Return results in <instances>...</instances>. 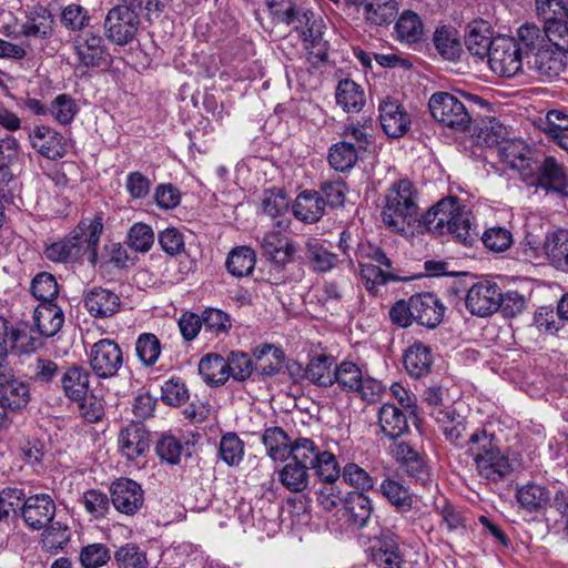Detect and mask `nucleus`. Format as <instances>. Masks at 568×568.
Masks as SVG:
<instances>
[{
  "label": "nucleus",
  "mask_w": 568,
  "mask_h": 568,
  "mask_svg": "<svg viewBox=\"0 0 568 568\" xmlns=\"http://www.w3.org/2000/svg\"><path fill=\"white\" fill-rule=\"evenodd\" d=\"M255 361V371L263 376H274L278 374L285 361V353L282 348L263 344L253 351Z\"/></svg>",
  "instance_id": "473e14b6"
},
{
  "label": "nucleus",
  "mask_w": 568,
  "mask_h": 568,
  "mask_svg": "<svg viewBox=\"0 0 568 568\" xmlns=\"http://www.w3.org/2000/svg\"><path fill=\"white\" fill-rule=\"evenodd\" d=\"M302 444L304 446L297 448L296 458H301L310 465V469H314L316 476L324 484H334L342 475L334 454L326 450L321 452L310 438H303Z\"/></svg>",
  "instance_id": "1a4fd4ad"
},
{
  "label": "nucleus",
  "mask_w": 568,
  "mask_h": 568,
  "mask_svg": "<svg viewBox=\"0 0 568 568\" xmlns=\"http://www.w3.org/2000/svg\"><path fill=\"white\" fill-rule=\"evenodd\" d=\"M434 45L438 54L448 61H457L463 52L458 32L450 27H439L433 36Z\"/></svg>",
  "instance_id": "58836bf2"
},
{
  "label": "nucleus",
  "mask_w": 568,
  "mask_h": 568,
  "mask_svg": "<svg viewBox=\"0 0 568 568\" xmlns=\"http://www.w3.org/2000/svg\"><path fill=\"white\" fill-rule=\"evenodd\" d=\"M19 142L12 135L0 139V183L9 182L13 174L10 165L17 160Z\"/></svg>",
  "instance_id": "bf43d9fd"
},
{
  "label": "nucleus",
  "mask_w": 568,
  "mask_h": 568,
  "mask_svg": "<svg viewBox=\"0 0 568 568\" xmlns=\"http://www.w3.org/2000/svg\"><path fill=\"white\" fill-rule=\"evenodd\" d=\"M140 27L141 19L136 13L118 6L108 12L104 20L106 38L118 45L130 43L138 34Z\"/></svg>",
  "instance_id": "9d476101"
},
{
  "label": "nucleus",
  "mask_w": 568,
  "mask_h": 568,
  "mask_svg": "<svg viewBox=\"0 0 568 568\" xmlns=\"http://www.w3.org/2000/svg\"><path fill=\"white\" fill-rule=\"evenodd\" d=\"M33 322L44 337L54 336L64 323V314L55 303H40L33 312Z\"/></svg>",
  "instance_id": "cd10ccee"
},
{
  "label": "nucleus",
  "mask_w": 568,
  "mask_h": 568,
  "mask_svg": "<svg viewBox=\"0 0 568 568\" xmlns=\"http://www.w3.org/2000/svg\"><path fill=\"white\" fill-rule=\"evenodd\" d=\"M446 440L456 447H467L466 422L463 416L450 409H436L430 413Z\"/></svg>",
  "instance_id": "a878e982"
},
{
  "label": "nucleus",
  "mask_w": 568,
  "mask_h": 568,
  "mask_svg": "<svg viewBox=\"0 0 568 568\" xmlns=\"http://www.w3.org/2000/svg\"><path fill=\"white\" fill-rule=\"evenodd\" d=\"M567 55L551 44L541 45L526 55V69L538 77L555 78L566 68Z\"/></svg>",
  "instance_id": "f8f14e48"
},
{
  "label": "nucleus",
  "mask_w": 568,
  "mask_h": 568,
  "mask_svg": "<svg viewBox=\"0 0 568 568\" xmlns=\"http://www.w3.org/2000/svg\"><path fill=\"white\" fill-rule=\"evenodd\" d=\"M154 243V232L145 223H134L128 233V245L135 252L146 253Z\"/></svg>",
  "instance_id": "0e129e2a"
},
{
  "label": "nucleus",
  "mask_w": 568,
  "mask_h": 568,
  "mask_svg": "<svg viewBox=\"0 0 568 568\" xmlns=\"http://www.w3.org/2000/svg\"><path fill=\"white\" fill-rule=\"evenodd\" d=\"M487 62L491 71L506 78H513L526 71V55H523L517 41L506 36L495 38Z\"/></svg>",
  "instance_id": "423d86ee"
},
{
  "label": "nucleus",
  "mask_w": 568,
  "mask_h": 568,
  "mask_svg": "<svg viewBox=\"0 0 568 568\" xmlns=\"http://www.w3.org/2000/svg\"><path fill=\"white\" fill-rule=\"evenodd\" d=\"M467 454L471 456L478 476L489 483L501 481L513 471L511 464L498 447L494 434L476 429L468 438Z\"/></svg>",
  "instance_id": "20e7f679"
},
{
  "label": "nucleus",
  "mask_w": 568,
  "mask_h": 568,
  "mask_svg": "<svg viewBox=\"0 0 568 568\" xmlns=\"http://www.w3.org/2000/svg\"><path fill=\"white\" fill-rule=\"evenodd\" d=\"M118 444L120 453L125 458L134 460L149 450L150 435L143 424L133 422L120 430Z\"/></svg>",
  "instance_id": "a211bd4d"
},
{
  "label": "nucleus",
  "mask_w": 568,
  "mask_h": 568,
  "mask_svg": "<svg viewBox=\"0 0 568 568\" xmlns=\"http://www.w3.org/2000/svg\"><path fill=\"white\" fill-rule=\"evenodd\" d=\"M50 524L42 535V547L50 554H57L69 544L71 532L67 525L59 521Z\"/></svg>",
  "instance_id": "603ef678"
},
{
  "label": "nucleus",
  "mask_w": 568,
  "mask_h": 568,
  "mask_svg": "<svg viewBox=\"0 0 568 568\" xmlns=\"http://www.w3.org/2000/svg\"><path fill=\"white\" fill-rule=\"evenodd\" d=\"M102 232V213L84 217L67 236L48 245L44 255L49 261L55 263H74L87 257L91 265H95Z\"/></svg>",
  "instance_id": "f257e3e1"
},
{
  "label": "nucleus",
  "mask_w": 568,
  "mask_h": 568,
  "mask_svg": "<svg viewBox=\"0 0 568 568\" xmlns=\"http://www.w3.org/2000/svg\"><path fill=\"white\" fill-rule=\"evenodd\" d=\"M418 193L414 184L407 180H398L387 189L382 210L383 222L396 232L405 231L406 226L417 221Z\"/></svg>",
  "instance_id": "39448f33"
},
{
  "label": "nucleus",
  "mask_w": 568,
  "mask_h": 568,
  "mask_svg": "<svg viewBox=\"0 0 568 568\" xmlns=\"http://www.w3.org/2000/svg\"><path fill=\"white\" fill-rule=\"evenodd\" d=\"M466 102L448 92H435L428 101L429 112L435 121L457 131L470 130L476 121V109L490 110V103L478 95L468 94Z\"/></svg>",
  "instance_id": "7ed1b4c3"
},
{
  "label": "nucleus",
  "mask_w": 568,
  "mask_h": 568,
  "mask_svg": "<svg viewBox=\"0 0 568 568\" xmlns=\"http://www.w3.org/2000/svg\"><path fill=\"white\" fill-rule=\"evenodd\" d=\"M381 494L400 513H406L413 507V495L399 481L386 477L381 486Z\"/></svg>",
  "instance_id": "49530a36"
},
{
  "label": "nucleus",
  "mask_w": 568,
  "mask_h": 568,
  "mask_svg": "<svg viewBox=\"0 0 568 568\" xmlns=\"http://www.w3.org/2000/svg\"><path fill=\"white\" fill-rule=\"evenodd\" d=\"M516 499L525 510L537 513L548 504L549 491L544 486L528 483L517 489Z\"/></svg>",
  "instance_id": "37998d69"
},
{
  "label": "nucleus",
  "mask_w": 568,
  "mask_h": 568,
  "mask_svg": "<svg viewBox=\"0 0 568 568\" xmlns=\"http://www.w3.org/2000/svg\"><path fill=\"white\" fill-rule=\"evenodd\" d=\"M118 568H149L146 554L135 544H125L114 552Z\"/></svg>",
  "instance_id": "6e6d98bb"
},
{
  "label": "nucleus",
  "mask_w": 568,
  "mask_h": 568,
  "mask_svg": "<svg viewBox=\"0 0 568 568\" xmlns=\"http://www.w3.org/2000/svg\"><path fill=\"white\" fill-rule=\"evenodd\" d=\"M426 231L435 235L452 234L458 242L469 244L476 235L469 213L456 196L439 200L418 220Z\"/></svg>",
  "instance_id": "f03ea898"
},
{
  "label": "nucleus",
  "mask_w": 568,
  "mask_h": 568,
  "mask_svg": "<svg viewBox=\"0 0 568 568\" xmlns=\"http://www.w3.org/2000/svg\"><path fill=\"white\" fill-rule=\"evenodd\" d=\"M395 32L400 41L416 43L423 38L424 24L417 13L406 10L399 16Z\"/></svg>",
  "instance_id": "09e8293b"
},
{
  "label": "nucleus",
  "mask_w": 568,
  "mask_h": 568,
  "mask_svg": "<svg viewBox=\"0 0 568 568\" xmlns=\"http://www.w3.org/2000/svg\"><path fill=\"white\" fill-rule=\"evenodd\" d=\"M203 327L212 335L227 334L232 328L231 316L219 308L207 307L202 314Z\"/></svg>",
  "instance_id": "680f3d73"
},
{
  "label": "nucleus",
  "mask_w": 568,
  "mask_h": 568,
  "mask_svg": "<svg viewBox=\"0 0 568 568\" xmlns=\"http://www.w3.org/2000/svg\"><path fill=\"white\" fill-rule=\"evenodd\" d=\"M89 364L99 378H111L123 366V352L113 339H100L91 346Z\"/></svg>",
  "instance_id": "6e6552de"
},
{
  "label": "nucleus",
  "mask_w": 568,
  "mask_h": 568,
  "mask_svg": "<svg viewBox=\"0 0 568 568\" xmlns=\"http://www.w3.org/2000/svg\"><path fill=\"white\" fill-rule=\"evenodd\" d=\"M292 210L297 220L315 223L325 213L324 199L316 191H303L296 196Z\"/></svg>",
  "instance_id": "c85d7f7f"
},
{
  "label": "nucleus",
  "mask_w": 568,
  "mask_h": 568,
  "mask_svg": "<svg viewBox=\"0 0 568 568\" xmlns=\"http://www.w3.org/2000/svg\"><path fill=\"white\" fill-rule=\"evenodd\" d=\"M73 48L79 62L87 68L100 67L108 55L103 38L93 31L77 36L73 41Z\"/></svg>",
  "instance_id": "dca6fc26"
},
{
  "label": "nucleus",
  "mask_w": 568,
  "mask_h": 568,
  "mask_svg": "<svg viewBox=\"0 0 568 568\" xmlns=\"http://www.w3.org/2000/svg\"><path fill=\"white\" fill-rule=\"evenodd\" d=\"M328 162L336 171L344 172L357 162V151L352 143L338 142L329 149Z\"/></svg>",
  "instance_id": "3c124183"
},
{
  "label": "nucleus",
  "mask_w": 568,
  "mask_h": 568,
  "mask_svg": "<svg viewBox=\"0 0 568 568\" xmlns=\"http://www.w3.org/2000/svg\"><path fill=\"white\" fill-rule=\"evenodd\" d=\"M379 122L390 138L403 136L410 128V116L395 99L387 97L379 103Z\"/></svg>",
  "instance_id": "f3484780"
},
{
  "label": "nucleus",
  "mask_w": 568,
  "mask_h": 568,
  "mask_svg": "<svg viewBox=\"0 0 568 568\" xmlns=\"http://www.w3.org/2000/svg\"><path fill=\"white\" fill-rule=\"evenodd\" d=\"M110 493L114 508L125 515L135 514L144 501L141 486L129 478H121L113 483Z\"/></svg>",
  "instance_id": "2eb2a0df"
},
{
  "label": "nucleus",
  "mask_w": 568,
  "mask_h": 568,
  "mask_svg": "<svg viewBox=\"0 0 568 568\" xmlns=\"http://www.w3.org/2000/svg\"><path fill=\"white\" fill-rule=\"evenodd\" d=\"M361 6L366 21L375 26L392 23L398 12L396 0H364Z\"/></svg>",
  "instance_id": "a19ab883"
},
{
  "label": "nucleus",
  "mask_w": 568,
  "mask_h": 568,
  "mask_svg": "<svg viewBox=\"0 0 568 568\" xmlns=\"http://www.w3.org/2000/svg\"><path fill=\"white\" fill-rule=\"evenodd\" d=\"M336 102L346 112H359L365 104V92L351 79L339 81L336 89Z\"/></svg>",
  "instance_id": "79ce46f5"
},
{
  "label": "nucleus",
  "mask_w": 568,
  "mask_h": 568,
  "mask_svg": "<svg viewBox=\"0 0 568 568\" xmlns=\"http://www.w3.org/2000/svg\"><path fill=\"white\" fill-rule=\"evenodd\" d=\"M0 400L12 412L26 408L30 402L29 385L14 377L0 389Z\"/></svg>",
  "instance_id": "a18cd8bd"
},
{
  "label": "nucleus",
  "mask_w": 568,
  "mask_h": 568,
  "mask_svg": "<svg viewBox=\"0 0 568 568\" xmlns=\"http://www.w3.org/2000/svg\"><path fill=\"white\" fill-rule=\"evenodd\" d=\"M256 263V254L250 246H240L232 250L226 260L227 271L236 276L250 275Z\"/></svg>",
  "instance_id": "de8ad7c7"
},
{
  "label": "nucleus",
  "mask_w": 568,
  "mask_h": 568,
  "mask_svg": "<svg viewBox=\"0 0 568 568\" xmlns=\"http://www.w3.org/2000/svg\"><path fill=\"white\" fill-rule=\"evenodd\" d=\"M111 559L109 547L102 542L83 546L79 552V561L83 568H100Z\"/></svg>",
  "instance_id": "4d7b16f0"
},
{
  "label": "nucleus",
  "mask_w": 568,
  "mask_h": 568,
  "mask_svg": "<svg viewBox=\"0 0 568 568\" xmlns=\"http://www.w3.org/2000/svg\"><path fill=\"white\" fill-rule=\"evenodd\" d=\"M297 253L296 243L293 240H290L283 248L280 250V253L273 255L270 263V277L267 281L272 284H282L288 280V275L285 272L286 265L294 262L295 255Z\"/></svg>",
  "instance_id": "c03bdc74"
},
{
  "label": "nucleus",
  "mask_w": 568,
  "mask_h": 568,
  "mask_svg": "<svg viewBox=\"0 0 568 568\" xmlns=\"http://www.w3.org/2000/svg\"><path fill=\"white\" fill-rule=\"evenodd\" d=\"M494 43L490 26L484 21L471 24L465 36V45L469 53L481 60L488 58Z\"/></svg>",
  "instance_id": "2f4dec72"
},
{
  "label": "nucleus",
  "mask_w": 568,
  "mask_h": 568,
  "mask_svg": "<svg viewBox=\"0 0 568 568\" xmlns=\"http://www.w3.org/2000/svg\"><path fill=\"white\" fill-rule=\"evenodd\" d=\"M538 183L561 196H568V176L566 169L554 156H546L538 168Z\"/></svg>",
  "instance_id": "bb28decb"
},
{
  "label": "nucleus",
  "mask_w": 568,
  "mask_h": 568,
  "mask_svg": "<svg viewBox=\"0 0 568 568\" xmlns=\"http://www.w3.org/2000/svg\"><path fill=\"white\" fill-rule=\"evenodd\" d=\"M64 395L75 402L85 399L89 392L90 373L82 366L72 365L61 376Z\"/></svg>",
  "instance_id": "c756f323"
},
{
  "label": "nucleus",
  "mask_w": 568,
  "mask_h": 568,
  "mask_svg": "<svg viewBox=\"0 0 568 568\" xmlns=\"http://www.w3.org/2000/svg\"><path fill=\"white\" fill-rule=\"evenodd\" d=\"M303 437L294 440L288 462L278 473V479L282 485L291 493H301L308 486L310 480V465L303 459L297 457V448L304 446L302 444Z\"/></svg>",
  "instance_id": "4468645a"
},
{
  "label": "nucleus",
  "mask_w": 568,
  "mask_h": 568,
  "mask_svg": "<svg viewBox=\"0 0 568 568\" xmlns=\"http://www.w3.org/2000/svg\"><path fill=\"white\" fill-rule=\"evenodd\" d=\"M412 297L415 322L429 329L436 328L443 322L446 310L442 301L430 292L415 294Z\"/></svg>",
  "instance_id": "6ab92c4d"
},
{
  "label": "nucleus",
  "mask_w": 568,
  "mask_h": 568,
  "mask_svg": "<svg viewBox=\"0 0 568 568\" xmlns=\"http://www.w3.org/2000/svg\"><path fill=\"white\" fill-rule=\"evenodd\" d=\"M343 506L347 520L356 528L366 526L373 514L372 500L359 491L347 493Z\"/></svg>",
  "instance_id": "7c9ffc66"
},
{
  "label": "nucleus",
  "mask_w": 568,
  "mask_h": 568,
  "mask_svg": "<svg viewBox=\"0 0 568 568\" xmlns=\"http://www.w3.org/2000/svg\"><path fill=\"white\" fill-rule=\"evenodd\" d=\"M263 444L273 460H287L294 445L281 427H268L263 434Z\"/></svg>",
  "instance_id": "ea45409f"
},
{
  "label": "nucleus",
  "mask_w": 568,
  "mask_h": 568,
  "mask_svg": "<svg viewBox=\"0 0 568 568\" xmlns=\"http://www.w3.org/2000/svg\"><path fill=\"white\" fill-rule=\"evenodd\" d=\"M378 424L385 436L390 439H396L408 430V423L404 412L389 403L384 404L379 408Z\"/></svg>",
  "instance_id": "c9c22d12"
},
{
  "label": "nucleus",
  "mask_w": 568,
  "mask_h": 568,
  "mask_svg": "<svg viewBox=\"0 0 568 568\" xmlns=\"http://www.w3.org/2000/svg\"><path fill=\"white\" fill-rule=\"evenodd\" d=\"M29 377L37 383H50L59 372L57 363L49 358L36 357L28 366Z\"/></svg>",
  "instance_id": "774afa93"
},
{
  "label": "nucleus",
  "mask_w": 568,
  "mask_h": 568,
  "mask_svg": "<svg viewBox=\"0 0 568 568\" xmlns=\"http://www.w3.org/2000/svg\"><path fill=\"white\" fill-rule=\"evenodd\" d=\"M432 365V351L424 343L416 342L405 351L404 366L410 376L416 378L426 376L430 373Z\"/></svg>",
  "instance_id": "72a5a7b5"
},
{
  "label": "nucleus",
  "mask_w": 568,
  "mask_h": 568,
  "mask_svg": "<svg viewBox=\"0 0 568 568\" xmlns=\"http://www.w3.org/2000/svg\"><path fill=\"white\" fill-rule=\"evenodd\" d=\"M344 483L355 488V491L365 494L375 486V479L363 467L355 463H347L342 469Z\"/></svg>",
  "instance_id": "5fc2aeb1"
},
{
  "label": "nucleus",
  "mask_w": 568,
  "mask_h": 568,
  "mask_svg": "<svg viewBox=\"0 0 568 568\" xmlns=\"http://www.w3.org/2000/svg\"><path fill=\"white\" fill-rule=\"evenodd\" d=\"M310 14L308 24L306 29L301 31L303 37L304 47L308 54V60L312 64L316 65L323 63L328 58L329 42L324 38V24L321 19H313Z\"/></svg>",
  "instance_id": "5701e85b"
},
{
  "label": "nucleus",
  "mask_w": 568,
  "mask_h": 568,
  "mask_svg": "<svg viewBox=\"0 0 568 568\" xmlns=\"http://www.w3.org/2000/svg\"><path fill=\"white\" fill-rule=\"evenodd\" d=\"M367 258L368 262L361 263V276L371 294L376 295L381 285L403 280L395 273L392 260L382 248L369 247Z\"/></svg>",
  "instance_id": "0eeeda50"
},
{
  "label": "nucleus",
  "mask_w": 568,
  "mask_h": 568,
  "mask_svg": "<svg viewBox=\"0 0 568 568\" xmlns=\"http://www.w3.org/2000/svg\"><path fill=\"white\" fill-rule=\"evenodd\" d=\"M481 240L488 250L505 252L513 244V234L506 227L493 226L484 232Z\"/></svg>",
  "instance_id": "338daca9"
},
{
  "label": "nucleus",
  "mask_w": 568,
  "mask_h": 568,
  "mask_svg": "<svg viewBox=\"0 0 568 568\" xmlns=\"http://www.w3.org/2000/svg\"><path fill=\"white\" fill-rule=\"evenodd\" d=\"M135 352L145 366H153L161 354L160 339L152 333H143L135 342Z\"/></svg>",
  "instance_id": "13d9d810"
},
{
  "label": "nucleus",
  "mask_w": 568,
  "mask_h": 568,
  "mask_svg": "<svg viewBox=\"0 0 568 568\" xmlns=\"http://www.w3.org/2000/svg\"><path fill=\"white\" fill-rule=\"evenodd\" d=\"M31 146L44 158L57 160L65 154L63 136L49 126H36L28 134Z\"/></svg>",
  "instance_id": "393cba45"
},
{
  "label": "nucleus",
  "mask_w": 568,
  "mask_h": 568,
  "mask_svg": "<svg viewBox=\"0 0 568 568\" xmlns=\"http://www.w3.org/2000/svg\"><path fill=\"white\" fill-rule=\"evenodd\" d=\"M219 454L229 466L241 463L244 455V444L235 433H227L221 438Z\"/></svg>",
  "instance_id": "69168bd1"
},
{
  "label": "nucleus",
  "mask_w": 568,
  "mask_h": 568,
  "mask_svg": "<svg viewBox=\"0 0 568 568\" xmlns=\"http://www.w3.org/2000/svg\"><path fill=\"white\" fill-rule=\"evenodd\" d=\"M83 304L91 316L106 318L120 311L121 300L113 291L97 286L85 293Z\"/></svg>",
  "instance_id": "4be33fe9"
},
{
  "label": "nucleus",
  "mask_w": 568,
  "mask_h": 568,
  "mask_svg": "<svg viewBox=\"0 0 568 568\" xmlns=\"http://www.w3.org/2000/svg\"><path fill=\"white\" fill-rule=\"evenodd\" d=\"M500 292V287L494 282H478L467 292L466 307L473 315L489 316L500 307L498 304Z\"/></svg>",
  "instance_id": "9b49d317"
},
{
  "label": "nucleus",
  "mask_w": 568,
  "mask_h": 568,
  "mask_svg": "<svg viewBox=\"0 0 568 568\" xmlns=\"http://www.w3.org/2000/svg\"><path fill=\"white\" fill-rule=\"evenodd\" d=\"M30 290L31 294L41 303H54L59 294L55 277L47 272H41L33 277Z\"/></svg>",
  "instance_id": "864d4df0"
},
{
  "label": "nucleus",
  "mask_w": 568,
  "mask_h": 568,
  "mask_svg": "<svg viewBox=\"0 0 568 568\" xmlns=\"http://www.w3.org/2000/svg\"><path fill=\"white\" fill-rule=\"evenodd\" d=\"M55 503L48 494H37L27 497L21 506V516L28 527L40 530L54 518Z\"/></svg>",
  "instance_id": "ddd939ff"
},
{
  "label": "nucleus",
  "mask_w": 568,
  "mask_h": 568,
  "mask_svg": "<svg viewBox=\"0 0 568 568\" xmlns=\"http://www.w3.org/2000/svg\"><path fill=\"white\" fill-rule=\"evenodd\" d=\"M536 10L544 20V29L550 22L568 20V4L564 0H536Z\"/></svg>",
  "instance_id": "052dcab7"
},
{
  "label": "nucleus",
  "mask_w": 568,
  "mask_h": 568,
  "mask_svg": "<svg viewBox=\"0 0 568 568\" xmlns=\"http://www.w3.org/2000/svg\"><path fill=\"white\" fill-rule=\"evenodd\" d=\"M476 121H471L470 130L487 146L499 144L506 136V128L495 116L481 114L476 109Z\"/></svg>",
  "instance_id": "f704fd0d"
},
{
  "label": "nucleus",
  "mask_w": 568,
  "mask_h": 568,
  "mask_svg": "<svg viewBox=\"0 0 568 568\" xmlns=\"http://www.w3.org/2000/svg\"><path fill=\"white\" fill-rule=\"evenodd\" d=\"M227 368V361L215 353L206 354L199 363V373L210 386L224 385L230 378Z\"/></svg>",
  "instance_id": "4c0bfd02"
},
{
  "label": "nucleus",
  "mask_w": 568,
  "mask_h": 568,
  "mask_svg": "<svg viewBox=\"0 0 568 568\" xmlns=\"http://www.w3.org/2000/svg\"><path fill=\"white\" fill-rule=\"evenodd\" d=\"M305 258L316 273L329 272L339 262L338 256L317 239H308L305 242Z\"/></svg>",
  "instance_id": "e433bc0d"
},
{
  "label": "nucleus",
  "mask_w": 568,
  "mask_h": 568,
  "mask_svg": "<svg viewBox=\"0 0 568 568\" xmlns=\"http://www.w3.org/2000/svg\"><path fill=\"white\" fill-rule=\"evenodd\" d=\"M363 373L353 362L344 361L334 367L333 384H337L343 392H356L361 386Z\"/></svg>",
  "instance_id": "8fccbe9b"
},
{
  "label": "nucleus",
  "mask_w": 568,
  "mask_h": 568,
  "mask_svg": "<svg viewBox=\"0 0 568 568\" xmlns=\"http://www.w3.org/2000/svg\"><path fill=\"white\" fill-rule=\"evenodd\" d=\"M266 6L273 18L286 26H294L296 30L308 24L310 14L313 12L305 9L301 0H266Z\"/></svg>",
  "instance_id": "b1692460"
},
{
  "label": "nucleus",
  "mask_w": 568,
  "mask_h": 568,
  "mask_svg": "<svg viewBox=\"0 0 568 568\" xmlns=\"http://www.w3.org/2000/svg\"><path fill=\"white\" fill-rule=\"evenodd\" d=\"M225 361L229 364V376L235 381L244 382L255 371V362L253 363L250 356L242 351H232Z\"/></svg>",
  "instance_id": "e2e57ef3"
},
{
  "label": "nucleus",
  "mask_w": 568,
  "mask_h": 568,
  "mask_svg": "<svg viewBox=\"0 0 568 568\" xmlns=\"http://www.w3.org/2000/svg\"><path fill=\"white\" fill-rule=\"evenodd\" d=\"M393 454L404 471L416 483L426 486L430 481L429 468L424 457L410 445L400 442L393 448Z\"/></svg>",
  "instance_id": "412c9836"
},
{
  "label": "nucleus",
  "mask_w": 568,
  "mask_h": 568,
  "mask_svg": "<svg viewBox=\"0 0 568 568\" xmlns=\"http://www.w3.org/2000/svg\"><path fill=\"white\" fill-rule=\"evenodd\" d=\"M334 358L327 355H317L311 358L307 366L302 368L301 365H292L290 367L292 376L297 378H306L311 383L321 386L328 387L333 385L334 378Z\"/></svg>",
  "instance_id": "aec40b11"
}]
</instances>
